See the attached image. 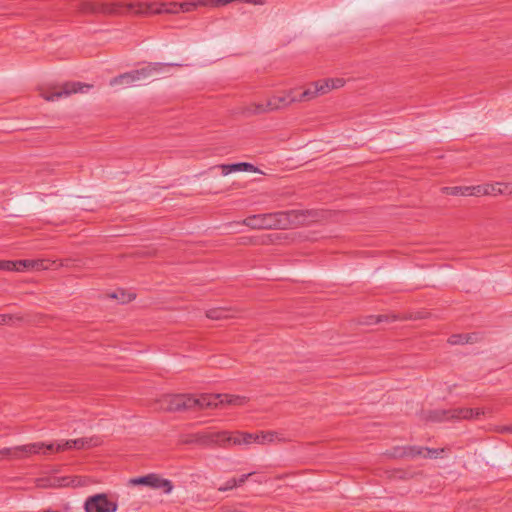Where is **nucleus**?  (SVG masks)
Listing matches in <instances>:
<instances>
[{
    "label": "nucleus",
    "instance_id": "obj_34",
    "mask_svg": "<svg viewBox=\"0 0 512 512\" xmlns=\"http://www.w3.org/2000/svg\"><path fill=\"white\" fill-rule=\"evenodd\" d=\"M384 319H386V316H383V315H379V316H370L369 317V322H367L368 324H373V323H379L381 321H383Z\"/></svg>",
    "mask_w": 512,
    "mask_h": 512
},
{
    "label": "nucleus",
    "instance_id": "obj_26",
    "mask_svg": "<svg viewBox=\"0 0 512 512\" xmlns=\"http://www.w3.org/2000/svg\"><path fill=\"white\" fill-rule=\"evenodd\" d=\"M256 475L260 476L261 478H265L266 480H271V479L281 480V478H282V476H280V475L265 476V475H262L261 472L254 471V472L242 474L237 480H240V481L247 480V478L252 477V476H256Z\"/></svg>",
    "mask_w": 512,
    "mask_h": 512
},
{
    "label": "nucleus",
    "instance_id": "obj_29",
    "mask_svg": "<svg viewBox=\"0 0 512 512\" xmlns=\"http://www.w3.org/2000/svg\"><path fill=\"white\" fill-rule=\"evenodd\" d=\"M419 446L413 445V446H405V458L406 459H416L418 458V451Z\"/></svg>",
    "mask_w": 512,
    "mask_h": 512
},
{
    "label": "nucleus",
    "instance_id": "obj_38",
    "mask_svg": "<svg viewBox=\"0 0 512 512\" xmlns=\"http://www.w3.org/2000/svg\"><path fill=\"white\" fill-rule=\"evenodd\" d=\"M194 6V3H184L181 5L183 11H190Z\"/></svg>",
    "mask_w": 512,
    "mask_h": 512
},
{
    "label": "nucleus",
    "instance_id": "obj_6",
    "mask_svg": "<svg viewBox=\"0 0 512 512\" xmlns=\"http://www.w3.org/2000/svg\"><path fill=\"white\" fill-rule=\"evenodd\" d=\"M190 442L209 447H228L230 446V433L227 431L199 432L192 435Z\"/></svg>",
    "mask_w": 512,
    "mask_h": 512
},
{
    "label": "nucleus",
    "instance_id": "obj_3",
    "mask_svg": "<svg viewBox=\"0 0 512 512\" xmlns=\"http://www.w3.org/2000/svg\"><path fill=\"white\" fill-rule=\"evenodd\" d=\"M294 93L295 89H291L281 94L271 96L265 104L253 103L245 109V113L248 115H258L286 108L295 102Z\"/></svg>",
    "mask_w": 512,
    "mask_h": 512
},
{
    "label": "nucleus",
    "instance_id": "obj_36",
    "mask_svg": "<svg viewBox=\"0 0 512 512\" xmlns=\"http://www.w3.org/2000/svg\"><path fill=\"white\" fill-rule=\"evenodd\" d=\"M418 451V458L426 459L427 447L419 446Z\"/></svg>",
    "mask_w": 512,
    "mask_h": 512
},
{
    "label": "nucleus",
    "instance_id": "obj_5",
    "mask_svg": "<svg viewBox=\"0 0 512 512\" xmlns=\"http://www.w3.org/2000/svg\"><path fill=\"white\" fill-rule=\"evenodd\" d=\"M98 445L94 438H79L73 440H61L53 443L42 442L41 455L47 456L52 453H59L70 449H85Z\"/></svg>",
    "mask_w": 512,
    "mask_h": 512
},
{
    "label": "nucleus",
    "instance_id": "obj_4",
    "mask_svg": "<svg viewBox=\"0 0 512 512\" xmlns=\"http://www.w3.org/2000/svg\"><path fill=\"white\" fill-rule=\"evenodd\" d=\"M482 414V410L472 408L435 409L429 411L427 419L433 422H443L448 420L479 418Z\"/></svg>",
    "mask_w": 512,
    "mask_h": 512
},
{
    "label": "nucleus",
    "instance_id": "obj_13",
    "mask_svg": "<svg viewBox=\"0 0 512 512\" xmlns=\"http://www.w3.org/2000/svg\"><path fill=\"white\" fill-rule=\"evenodd\" d=\"M295 92H297L295 90ZM325 94V88L322 87L321 81H316L312 83L309 87H307L303 92L301 93H294V99L295 102H303V101H310L314 98H316L319 95Z\"/></svg>",
    "mask_w": 512,
    "mask_h": 512
},
{
    "label": "nucleus",
    "instance_id": "obj_23",
    "mask_svg": "<svg viewBox=\"0 0 512 512\" xmlns=\"http://www.w3.org/2000/svg\"><path fill=\"white\" fill-rule=\"evenodd\" d=\"M447 451H449L448 448H429V447H427L426 459L444 458L445 453Z\"/></svg>",
    "mask_w": 512,
    "mask_h": 512
},
{
    "label": "nucleus",
    "instance_id": "obj_9",
    "mask_svg": "<svg viewBox=\"0 0 512 512\" xmlns=\"http://www.w3.org/2000/svg\"><path fill=\"white\" fill-rule=\"evenodd\" d=\"M86 512H115L117 510V503L107 494H97L89 497L85 502Z\"/></svg>",
    "mask_w": 512,
    "mask_h": 512
},
{
    "label": "nucleus",
    "instance_id": "obj_24",
    "mask_svg": "<svg viewBox=\"0 0 512 512\" xmlns=\"http://www.w3.org/2000/svg\"><path fill=\"white\" fill-rule=\"evenodd\" d=\"M465 191L467 192V196H483L487 195V189H485V184L476 185V186H466Z\"/></svg>",
    "mask_w": 512,
    "mask_h": 512
},
{
    "label": "nucleus",
    "instance_id": "obj_25",
    "mask_svg": "<svg viewBox=\"0 0 512 512\" xmlns=\"http://www.w3.org/2000/svg\"><path fill=\"white\" fill-rule=\"evenodd\" d=\"M470 340H471L470 335L454 334L449 337L448 343L451 345H461V344L469 343Z\"/></svg>",
    "mask_w": 512,
    "mask_h": 512
},
{
    "label": "nucleus",
    "instance_id": "obj_40",
    "mask_svg": "<svg viewBox=\"0 0 512 512\" xmlns=\"http://www.w3.org/2000/svg\"><path fill=\"white\" fill-rule=\"evenodd\" d=\"M499 432L501 433H506V432H509V433H512V426H503L499 429Z\"/></svg>",
    "mask_w": 512,
    "mask_h": 512
},
{
    "label": "nucleus",
    "instance_id": "obj_15",
    "mask_svg": "<svg viewBox=\"0 0 512 512\" xmlns=\"http://www.w3.org/2000/svg\"><path fill=\"white\" fill-rule=\"evenodd\" d=\"M15 264H16V271H18V272H22V271H26V270L40 271V270L48 269V267H49L48 266V261L47 260H42V259H38V260H30V259L16 260Z\"/></svg>",
    "mask_w": 512,
    "mask_h": 512
},
{
    "label": "nucleus",
    "instance_id": "obj_27",
    "mask_svg": "<svg viewBox=\"0 0 512 512\" xmlns=\"http://www.w3.org/2000/svg\"><path fill=\"white\" fill-rule=\"evenodd\" d=\"M466 186H454V187H445L443 190L446 194L449 195H462L467 196V192L465 191Z\"/></svg>",
    "mask_w": 512,
    "mask_h": 512
},
{
    "label": "nucleus",
    "instance_id": "obj_20",
    "mask_svg": "<svg viewBox=\"0 0 512 512\" xmlns=\"http://www.w3.org/2000/svg\"><path fill=\"white\" fill-rule=\"evenodd\" d=\"M134 485H145L151 489H162L163 493L168 494L171 492L173 486L171 482H131Z\"/></svg>",
    "mask_w": 512,
    "mask_h": 512
},
{
    "label": "nucleus",
    "instance_id": "obj_1",
    "mask_svg": "<svg viewBox=\"0 0 512 512\" xmlns=\"http://www.w3.org/2000/svg\"><path fill=\"white\" fill-rule=\"evenodd\" d=\"M165 5L161 4L159 8H156L155 3H96L91 1H81L77 4L76 8L80 14L84 15H121L127 12H132L137 15H149V14H160L162 12H170L168 9H164Z\"/></svg>",
    "mask_w": 512,
    "mask_h": 512
},
{
    "label": "nucleus",
    "instance_id": "obj_8",
    "mask_svg": "<svg viewBox=\"0 0 512 512\" xmlns=\"http://www.w3.org/2000/svg\"><path fill=\"white\" fill-rule=\"evenodd\" d=\"M189 394H169L158 400L159 409L166 412H180L190 410Z\"/></svg>",
    "mask_w": 512,
    "mask_h": 512
},
{
    "label": "nucleus",
    "instance_id": "obj_21",
    "mask_svg": "<svg viewBox=\"0 0 512 512\" xmlns=\"http://www.w3.org/2000/svg\"><path fill=\"white\" fill-rule=\"evenodd\" d=\"M321 85L323 88H325V94L331 91L332 89L341 88L345 84V80L342 78H335V79H323L320 80Z\"/></svg>",
    "mask_w": 512,
    "mask_h": 512
},
{
    "label": "nucleus",
    "instance_id": "obj_12",
    "mask_svg": "<svg viewBox=\"0 0 512 512\" xmlns=\"http://www.w3.org/2000/svg\"><path fill=\"white\" fill-rule=\"evenodd\" d=\"M220 394H201L197 397L190 395V410H202L219 407Z\"/></svg>",
    "mask_w": 512,
    "mask_h": 512
},
{
    "label": "nucleus",
    "instance_id": "obj_19",
    "mask_svg": "<svg viewBox=\"0 0 512 512\" xmlns=\"http://www.w3.org/2000/svg\"><path fill=\"white\" fill-rule=\"evenodd\" d=\"M206 317L211 320H222L233 317L231 310L224 307L212 308L206 311Z\"/></svg>",
    "mask_w": 512,
    "mask_h": 512
},
{
    "label": "nucleus",
    "instance_id": "obj_22",
    "mask_svg": "<svg viewBox=\"0 0 512 512\" xmlns=\"http://www.w3.org/2000/svg\"><path fill=\"white\" fill-rule=\"evenodd\" d=\"M109 85L114 87V86H119V85L132 86L134 84L132 82V79H130L129 72H126V73L120 74V75L112 78L109 81Z\"/></svg>",
    "mask_w": 512,
    "mask_h": 512
},
{
    "label": "nucleus",
    "instance_id": "obj_30",
    "mask_svg": "<svg viewBox=\"0 0 512 512\" xmlns=\"http://www.w3.org/2000/svg\"><path fill=\"white\" fill-rule=\"evenodd\" d=\"M129 480H166V479L160 474L149 473L146 475L130 478Z\"/></svg>",
    "mask_w": 512,
    "mask_h": 512
},
{
    "label": "nucleus",
    "instance_id": "obj_41",
    "mask_svg": "<svg viewBox=\"0 0 512 512\" xmlns=\"http://www.w3.org/2000/svg\"><path fill=\"white\" fill-rule=\"evenodd\" d=\"M44 487H57V485L50 484V485H45Z\"/></svg>",
    "mask_w": 512,
    "mask_h": 512
},
{
    "label": "nucleus",
    "instance_id": "obj_16",
    "mask_svg": "<svg viewBox=\"0 0 512 512\" xmlns=\"http://www.w3.org/2000/svg\"><path fill=\"white\" fill-rule=\"evenodd\" d=\"M253 442H260L258 434L240 432L233 435L230 434V445L250 444Z\"/></svg>",
    "mask_w": 512,
    "mask_h": 512
},
{
    "label": "nucleus",
    "instance_id": "obj_37",
    "mask_svg": "<svg viewBox=\"0 0 512 512\" xmlns=\"http://www.w3.org/2000/svg\"><path fill=\"white\" fill-rule=\"evenodd\" d=\"M52 480L64 481V480H81V479L79 477L70 478L69 476H59V477H54Z\"/></svg>",
    "mask_w": 512,
    "mask_h": 512
},
{
    "label": "nucleus",
    "instance_id": "obj_32",
    "mask_svg": "<svg viewBox=\"0 0 512 512\" xmlns=\"http://www.w3.org/2000/svg\"><path fill=\"white\" fill-rule=\"evenodd\" d=\"M259 436H260L259 443L271 442L274 439V433H272V432L261 433Z\"/></svg>",
    "mask_w": 512,
    "mask_h": 512
},
{
    "label": "nucleus",
    "instance_id": "obj_17",
    "mask_svg": "<svg viewBox=\"0 0 512 512\" xmlns=\"http://www.w3.org/2000/svg\"><path fill=\"white\" fill-rule=\"evenodd\" d=\"M248 401L247 397L232 394H220L219 407L224 405L242 406Z\"/></svg>",
    "mask_w": 512,
    "mask_h": 512
},
{
    "label": "nucleus",
    "instance_id": "obj_2",
    "mask_svg": "<svg viewBox=\"0 0 512 512\" xmlns=\"http://www.w3.org/2000/svg\"><path fill=\"white\" fill-rule=\"evenodd\" d=\"M309 214V211L303 210L257 214L246 217L243 224L252 229H288L304 225Z\"/></svg>",
    "mask_w": 512,
    "mask_h": 512
},
{
    "label": "nucleus",
    "instance_id": "obj_7",
    "mask_svg": "<svg viewBox=\"0 0 512 512\" xmlns=\"http://www.w3.org/2000/svg\"><path fill=\"white\" fill-rule=\"evenodd\" d=\"M42 442L0 449V460L23 459L32 455H41Z\"/></svg>",
    "mask_w": 512,
    "mask_h": 512
},
{
    "label": "nucleus",
    "instance_id": "obj_33",
    "mask_svg": "<svg viewBox=\"0 0 512 512\" xmlns=\"http://www.w3.org/2000/svg\"><path fill=\"white\" fill-rule=\"evenodd\" d=\"M14 319L13 315L0 314V325L7 324Z\"/></svg>",
    "mask_w": 512,
    "mask_h": 512
},
{
    "label": "nucleus",
    "instance_id": "obj_18",
    "mask_svg": "<svg viewBox=\"0 0 512 512\" xmlns=\"http://www.w3.org/2000/svg\"><path fill=\"white\" fill-rule=\"evenodd\" d=\"M485 189H487V195L497 196L512 193V184L500 182L495 184H485Z\"/></svg>",
    "mask_w": 512,
    "mask_h": 512
},
{
    "label": "nucleus",
    "instance_id": "obj_35",
    "mask_svg": "<svg viewBox=\"0 0 512 512\" xmlns=\"http://www.w3.org/2000/svg\"><path fill=\"white\" fill-rule=\"evenodd\" d=\"M237 487H239L238 482H233V485L219 486L217 489L219 491L224 492V491L231 490V489H234V488H237Z\"/></svg>",
    "mask_w": 512,
    "mask_h": 512
},
{
    "label": "nucleus",
    "instance_id": "obj_31",
    "mask_svg": "<svg viewBox=\"0 0 512 512\" xmlns=\"http://www.w3.org/2000/svg\"><path fill=\"white\" fill-rule=\"evenodd\" d=\"M0 270L4 271H16L15 261L11 260H0Z\"/></svg>",
    "mask_w": 512,
    "mask_h": 512
},
{
    "label": "nucleus",
    "instance_id": "obj_14",
    "mask_svg": "<svg viewBox=\"0 0 512 512\" xmlns=\"http://www.w3.org/2000/svg\"><path fill=\"white\" fill-rule=\"evenodd\" d=\"M213 168H219L221 170V174L223 176H226L230 173L234 172H258V168L255 167L251 163L247 162H240V163H233V164H220L217 166H214Z\"/></svg>",
    "mask_w": 512,
    "mask_h": 512
},
{
    "label": "nucleus",
    "instance_id": "obj_28",
    "mask_svg": "<svg viewBox=\"0 0 512 512\" xmlns=\"http://www.w3.org/2000/svg\"><path fill=\"white\" fill-rule=\"evenodd\" d=\"M405 446H396L389 451V456L393 458H405Z\"/></svg>",
    "mask_w": 512,
    "mask_h": 512
},
{
    "label": "nucleus",
    "instance_id": "obj_39",
    "mask_svg": "<svg viewBox=\"0 0 512 512\" xmlns=\"http://www.w3.org/2000/svg\"><path fill=\"white\" fill-rule=\"evenodd\" d=\"M247 3L254 4V5H263L265 3V0H245Z\"/></svg>",
    "mask_w": 512,
    "mask_h": 512
},
{
    "label": "nucleus",
    "instance_id": "obj_11",
    "mask_svg": "<svg viewBox=\"0 0 512 512\" xmlns=\"http://www.w3.org/2000/svg\"><path fill=\"white\" fill-rule=\"evenodd\" d=\"M92 87V84L82 82H67L63 84L59 90L54 92H45L41 95L47 101H55L62 96H69L73 93L84 92V89L89 90Z\"/></svg>",
    "mask_w": 512,
    "mask_h": 512
},
{
    "label": "nucleus",
    "instance_id": "obj_10",
    "mask_svg": "<svg viewBox=\"0 0 512 512\" xmlns=\"http://www.w3.org/2000/svg\"><path fill=\"white\" fill-rule=\"evenodd\" d=\"M172 66H179L178 64L173 63H160V62H150L145 67L129 71L130 79H132L133 84L142 80H146L156 74L163 73L166 68Z\"/></svg>",
    "mask_w": 512,
    "mask_h": 512
}]
</instances>
